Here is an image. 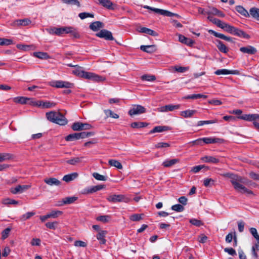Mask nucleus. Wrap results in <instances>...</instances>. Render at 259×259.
<instances>
[{
  "label": "nucleus",
  "instance_id": "9b49d317",
  "mask_svg": "<svg viewBox=\"0 0 259 259\" xmlns=\"http://www.w3.org/2000/svg\"><path fill=\"white\" fill-rule=\"evenodd\" d=\"M72 73L76 76L87 79L89 77V72H86L82 69V68L79 66H77L75 69L72 71Z\"/></svg>",
  "mask_w": 259,
  "mask_h": 259
},
{
  "label": "nucleus",
  "instance_id": "0e129e2a",
  "mask_svg": "<svg viewBox=\"0 0 259 259\" xmlns=\"http://www.w3.org/2000/svg\"><path fill=\"white\" fill-rule=\"evenodd\" d=\"M142 214H134L130 216V220L132 221H139L142 219Z\"/></svg>",
  "mask_w": 259,
  "mask_h": 259
},
{
  "label": "nucleus",
  "instance_id": "473e14b6",
  "mask_svg": "<svg viewBox=\"0 0 259 259\" xmlns=\"http://www.w3.org/2000/svg\"><path fill=\"white\" fill-rule=\"evenodd\" d=\"M56 104L54 102H51L50 101H40L39 106L43 108H50L55 107Z\"/></svg>",
  "mask_w": 259,
  "mask_h": 259
},
{
  "label": "nucleus",
  "instance_id": "69168bd1",
  "mask_svg": "<svg viewBox=\"0 0 259 259\" xmlns=\"http://www.w3.org/2000/svg\"><path fill=\"white\" fill-rule=\"evenodd\" d=\"M169 146H170V145L168 143L159 142V143H157L155 145V147L156 148H163L169 147Z\"/></svg>",
  "mask_w": 259,
  "mask_h": 259
},
{
  "label": "nucleus",
  "instance_id": "b1692460",
  "mask_svg": "<svg viewBox=\"0 0 259 259\" xmlns=\"http://www.w3.org/2000/svg\"><path fill=\"white\" fill-rule=\"evenodd\" d=\"M44 182L50 186H59L61 184L60 181L55 178H46Z\"/></svg>",
  "mask_w": 259,
  "mask_h": 259
},
{
  "label": "nucleus",
  "instance_id": "864d4df0",
  "mask_svg": "<svg viewBox=\"0 0 259 259\" xmlns=\"http://www.w3.org/2000/svg\"><path fill=\"white\" fill-rule=\"evenodd\" d=\"M35 213L34 212H28L20 217V220L21 221H25V220L29 219L31 217L33 216Z\"/></svg>",
  "mask_w": 259,
  "mask_h": 259
},
{
  "label": "nucleus",
  "instance_id": "a18cd8bd",
  "mask_svg": "<svg viewBox=\"0 0 259 259\" xmlns=\"http://www.w3.org/2000/svg\"><path fill=\"white\" fill-rule=\"evenodd\" d=\"M27 100H28V98L24 97H19L15 98L14 99V101L17 103L24 104L27 103Z\"/></svg>",
  "mask_w": 259,
  "mask_h": 259
},
{
  "label": "nucleus",
  "instance_id": "9d476101",
  "mask_svg": "<svg viewBox=\"0 0 259 259\" xmlns=\"http://www.w3.org/2000/svg\"><path fill=\"white\" fill-rule=\"evenodd\" d=\"M30 187V186L24 185H19L16 187H12L10 189V192L14 194H17L18 193H22L25 191L28 190Z\"/></svg>",
  "mask_w": 259,
  "mask_h": 259
},
{
  "label": "nucleus",
  "instance_id": "f3484780",
  "mask_svg": "<svg viewBox=\"0 0 259 259\" xmlns=\"http://www.w3.org/2000/svg\"><path fill=\"white\" fill-rule=\"evenodd\" d=\"M104 26V24L100 21H95L92 23L89 28L94 31H98L101 28H103Z\"/></svg>",
  "mask_w": 259,
  "mask_h": 259
},
{
  "label": "nucleus",
  "instance_id": "dca6fc26",
  "mask_svg": "<svg viewBox=\"0 0 259 259\" xmlns=\"http://www.w3.org/2000/svg\"><path fill=\"white\" fill-rule=\"evenodd\" d=\"M107 234V232L106 231L102 230L98 232L97 234V239L100 241V243L101 244H105L106 243V240L105 239V236Z\"/></svg>",
  "mask_w": 259,
  "mask_h": 259
},
{
  "label": "nucleus",
  "instance_id": "cd10ccee",
  "mask_svg": "<svg viewBox=\"0 0 259 259\" xmlns=\"http://www.w3.org/2000/svg\"><path fill=\"white\" fill-rule=\"evenodd\" d=\"M99 3L98 4L102 6L103 7L109 9V10H113V3L110 0H98Z\"/></svg>",
  "mask_w": 259,
  "mask_h": 259
},
{
  "label": "nucleus",
  "instance_id": "7ed1b4c3",
  "mask_svg": "<svg viewBox=\"0 0 259 259\" xmlns=\"http://www.w3.org/2000/svg\"><path fill=\"white\" fill-rule=\"evenodd\" d=\"M50 85L57 88L70 89L73 87V84L68 81L57 80L52 81L50 82Z\"/></svg>",
  "mask_w": 259,
  "mask_h": 259
},
{
  "label": "nucleus",
  "instance_id": "f257e3e1",
  "mask_svg": "<svg viewBox=\"0 0 259 259\" xmlns=\"http://www.w3.org/2000/svg\"><path fill=\"white\" fill-rule=\"evenodd\" d=\"M226 176L230 179V182L234 190L241 194H253V192L246 188L248 187H255L256 184L245 177L233 174H227Z\"/></svg>",
  "mask_w": 259,
  "mask_h": 259
},
{
  "label": "nucleus",
  "instance_id": "4be33fe9",
  "mask_svg": "<svg viewBox=\"0 0 259 259\" xmlns=\"http://www.w3.org/2000/svg\"><path fill=\"white\" fill-rule=\"evenodd\" d=\"M67 34H70L74 38H79L80 36L77 29L72 26H68Z\"/></svg>",
  "mask_w": 259,
  "mask_h": 259
},
{
  "label": "nucleus",
  "instance_id": "7c9ffc66",
  "mask_svg": "<svg viewBox=\"0 0 259 259\" xmlns=\"http://www.w3.org/2000/svg\"><path fill=\"white\" fill-rule=\"evenodd\" d=\"M250 16L257 21H259V9L253 7L249 10Z\"/></svg>",
  "mask_w": 259,
  "mask_h": 259
},
{
  "label": "nucleus",
  "instance_id": "3c124183",
  "mask_svg": "<svg viewBox=\"0 0 259 259\" xmlns=\"http://www.w3.org/2000/svg\"><path fill=\"white\" fill-rule=\"evenodd\" d=\"M33 55L35 57L39 59H48L49 58L48 54L44 52H34Z\"/></svg>",
  "mask_w": 259,
  "mask_h": 259
},
{
  "label": "nucleus",
  "instance_id": "de8ad7c7",
  "mask_svg": "<svg viewBox=\"0 0 259 259\" xmlns=\"http://www.w3.org/2000/svg\"><path fill=\"white\" fill-rule=\"evenodd\" d=\"M63 213L62 211L60 210H52L48 214L49 218H57L58 216L61 215Z\"/></svg>",
  "mask_w": 259,
  "mask_h": 259
},
{
  "label": "nucleus",
  "instance_id": "c85d7f7f",
  "mask_svg": "<svg viewBox=\"0 0 259 259\" xmlns=\"http://www.w3.org/2000/svg\"><path fill=\"white\" fill-rule=\"evenodd\" d=\"M88 79H91L95 81H102L105 79V78L101 76L98 75L94 73L89 72Z\"/></svg>",
  "mask_w": 259,
  "mask_h": 259
},
{
  "label": "nucleus",
  "instance_id": "2f4dec72",
  "mask_svg": "<svg viewBox=\"0 0 259 259\" xmlns=\"http://www.w3.org/2000/svg\"><path fill=\"white\" fill-rule=\"evenodd\" d=\"M179 40L180 42L186 44L189 46H192L194 43L192 39L186 37L185 36L181 34L179 35Z\"/></svg>",
  "mask_w": 259,
  "mask_h": 259
},
{
  "label": "nucleus",
  "instance_id": "37998d69",
  "mask_svg": "<svg viewBox=\"0 0 259 259\" xmlns=\"http://www.w3.org/2000/svg\"><path fill=\"white\" fill-rule=\"evenodd\" d=\"M108 162L111 166H114L118 169H121L123 167L121 163L116 160L110 159Z\"/></svg>",
  "mask_w": 259,
  "mask_h": 259
},
{
  "label": "nucleus",
  "instance_id": "6e6d98bb",
  "mask_svg": "<svg viewBox=\"0 0 259 259\" xmlns=\"http://www.w3.org/2000/svg\"><path fill=\"white\" fill-rule=\"evenodd\" d=\"M171 208L172 210L177 212H182L184 210V206L179 204L172 205Z\"/></svg>",
  "mask_w": 259,
  "mask_h": 259
},
{
  "label": "nucleus",
  "instance_id": "8fccbe9b",
  "mask_svg": "<svg viewBox=\"0 0 259 259\" xmlns=\"http://www.w3.org/2000/svg\"><path fill=\"white\" fill-rule=\"evenodd\" d=\"M62 2L67 5H76L78 7H80V4L78 0H62Z\"/></svg>",
  "mask_w": 259,
  "mask_h": 259
},
{
  "label": "nucleus",
  "instance_id": "2eb2a0df",
  "mask_svg": "<svg viewBox=\"0 0 259 259\" xmlns=\"http://www.w3.org/2000/svg\"><path fill=\"white\" fill-rule=\"evenodd\" d=\"M77 199V197L75 196L66 197L62 199L60 201V203L59 204L60 206H62L65 204H69L74 203Z\"/></svg>",
  "mask_w": 259,
  "mask_h": 259
},
{
  "label": "nucleus",
  "instance_id": "338daca9",
  "mask_svg": "<svg viewBox=\"0 0 259 259\" xmlns=\"http://www.w3.org/2000/svg\"><path fill=\"white\" fill-rule=\"evenodd\" d=\"M207 237L204 234H202L198 237L197 240L199 243H205L207 240Z\"/></svg>",
  "mask_w": 259,
  "mask_h": 259
},
{
  "label": "nucleus",
  "instance_id": "79ce46f5",
  "mask_svg": "<svg viewBox=\"0 0 259 259\" xmlns=\"http://www.w3.org/2000/svg\"><path fill=\"white\" fill-rule=\"evenodd\" d=\"M148 123L144 122H134L131 123V126L134 128L144 127L148 125Z\"/></svg>",
  "mask_w": 259,
  "mask_h": 259
},
{
  "label": "nucleus",
  "instance_id": "49530a36",
  "mask_svg": "<svg viewBox=\"0 0 259 259\" xmlns=\"http://www.w3.org/2000/svg\"><path fill=\"white\" fill-rule=\"evenodd\" d=\"M203 185L206 187H210L214 185V180L211 178H206L203 180Z\"/></svg>",
  "mask_w": 259,
  "mask_h": 259
},
{
  "label": "nucleus",
  "instance_id": "6e6552de",
  "mask_svg": "<svg viewBox=\"0 0 259 259\" xmlns=\"http://www.w3.org/2000/svg\"><path fill=\"white\" fill-rule=\"evenodd\" d=\"M181 105L179 104L178 105H171L168 104L165 106H161L158 108H157V110L159 112H166L168 111H172L175 110H177L180 108Z\"/></svg>",
  "mask_w": 259,
  "mask_h": 259
},
{
  "label": "nucleus",
  "instance_id": "603ef678",
  "mask_svg": "<svg viewBox=\"0 0 259 259\" xmlns=\"http://www.w3.org/2000/svg\"><path fill=\"white\" fill-rule=\"evenodd\" d=\"M13 44V40L5 38H0L1 46H9Z\"/></svg>",
  "mask_w": 259,
  "mask_h": 259
},
{
  "label": "nucleus",
  "instance_id": "39448f33",
  "mask_svg": "<svg viewBox=\"0 0 259 259\" xmlns=\"http://www.w3.org/2000/svg\"><path fill=\"white\" fill-rule=\"evenodd\" d=\"M96 35L100 38H104L107 40H114L111 32L106 29H102L100 32L97 33Z\"/></svg>",
  "mask_w": 259,
  "mask_h": 259
},
{
  "label": "nucleus",
  "instance_id": "c756f323",
  "mask_svg": "<svg viewBox=\"0 0 259 259\" xmlns=\"http://www.w3.org/2000/svg\"><path fill=\"white\" fill-rule=\"evenodd\" d=\"M235 9L238 13L245 17H249L250 16L249 13L241 6H236Z\"/></svg>",
  "mask_w": 259,
  "mask_h": 259
},
{
  "label": "nucleus",
  "instance_id": "c9c22d12",
  "mask_svg": "<svg viewBox=\"0 0 259 259\" xmlns=\"http://www.w3.org/2000/svg\"><path fill=\"white\" fill-rule=\"evenodd\" d=\"M78 176V174L76 172H73L71 174L65 175L62 180L66 182H69L75 179Z\"/></svg>",
  "mask_w": 259,
  "mask_h": 259
},
{
  "label": "nucleus",
  "instance_id": "f03ea898",
  "mask_svg": "<svg viewBox=\"0 0 259 259\" xmlns=\"http://www.w3.org/2000/svg\"><path fill=\"white\" fill-rule=\"evenodd\" d=\"M46 116L47 119L50 121L60 125H64L68 122L67 119L59 112L52 111L47 112Z\"/></svg>",
  "mask_w": 259,
  "mask_h": 259
},
{
  "label": "nucleus",
  "instance_id": "a19ab883",
  "mask_svg": "<svg viewBox=\"0 0 259 259\" xmlns=\"http://www.w3.org/2000/svg\"><path fill=\"white\" fill-rule=\"evenodd\" d=\"M78 139H80L78 133L69 134L65 138V140L67 141H73Z\"/></svg>",
  "mask_w": 259,
  "mask_h": 259
},
{
  "label": "nucleus",
  "instance_id": "72a5a7b5",
  "mask_svg": "<svg viewBox=\"0 0 259 259\" xmlns=\"http://www.w3.org/2000/svg\"><path fill=\"white\" fill-rule=\"evenodd\" d=\"M217 47L218 49L219 50V51L220 52L225 53V54L227 53L229 51V49L223 43V42L220 40H217Z\"/></svg>",
  "mask_w": 259,
  "mask_h": 259
},
{
  "label": "nucleus",
  "instance_id": "09e8293b",
  "mask_svg": "<svg viewBox=\"0 0 259 259\" xmlns=\"http://www.w3.org/2000/svg\"><path fill=\"white\" fill-rule=\"evenodd\" d=\"M104 113L106 114L107 117H111L115 119H117L119 118L118 115L114 113L111 110H105Z\"/></svg>",
  "mask_w": 259,
  "mask_h": 259
},
{
  "label": "nucleus",
  "instance_id": "f704fd0d",
  "mask_svg": "<svg viewBox=\"0 0 259 259\" xmlns=\"http://www.w3.org/2000/svg\"><path fill=\"white\" fill-rule=\"evenodd\" d=\"M201 159L205 162L217 163L219 162V159L211 156H206L201 158Z\"/></svg>",
  "mask_w": 259,
  "mask_h": 259
},
{
  "label": "nucleus",
  "instance_id": "e433bc0d",
  "mask_svg": "<svg viewBox=\"0 0 259 259\" xmlns=\"http://www.w3.org/2000/svg\"><path fill=\"white\" fill-rule=\"evenodd\" d=\"M238 118L246 121H252L255 120V114H244L238 117Z\"/></svg>",
  "mask_w": 259,
  "mask_h": 259
},
{
  "label": "nucleus",
  "instance_id": "bf43d9fd",
  "mask_svg": "<svg viewBox=\"0 0 259 259\" xmlns=\"http://www.w3.org/2000/svg\"><path fill=\"white\" fill-rule=\"evenodd\" d=\"M93 177L97 180L105 181L107 180L106 177L101 175L98 172L93 174Z\"/></svg>",
  "mask_w": 259,
  "mask_h": 259
},
{
  "label": "nucleus",
  "instance_id": "774afa93",
  "mask_svg": "<svg viewBox=\"0 0 259 259\" xmlns=\"http://www.w3.org/2000/svg\"><path fill=\"white\" fill-rule=\"evenodd\" d=\"M250 233L252 234V235L256 239L259 240V235L257 232V230L254 228H251L249 229Z\"/></svg>",
  "mask_w": 259,
  "mask_h": 259
},
{
  "label": "nucleus",
  "instance_id": "a878e982",
  "mask_svg": "<svg viewBox=\"0 0 259 259\" xmlns=\"http://www.w3.org/2000/svg\"><path fill=\"white\" fill-rule=\"evenodd\" d=\"M236 70H230L226 69H222L217 70L214 72V74L217 75L234 74L236 73Z\"/></svg>",
  "mask_w": 259,
  "mask_h": 259
},
{
  "label": "nucleus",
  "instance_id": "a211bd4d",
  "mask_svg": "<svg viewBox=\"0 0 259 259\" xmlns=\"http://www.w3.org/2000/svg\"><path fill=\"white\" fill-rule=\"evenodd\" d=\"M203 142H204V144H213V143H222L223 141V140L218 138L206 137V138H203Z\"/></svg>",
  "mask_w": 259,
  "mask_h": 259
},
{
  "label": "nucleus",
  "instance_id": "052dcab7",
  "mask_svg": "<svg viewBox=\"0 0 259 259\" xmlns=\"http://www.w3.org/2000/svg\"><path fill=\"white\" fill-rule=\"evenodd\" d=\"M27 104H29L30 105L34 106L39 107V104L40 101H36L33 98H28V100H27Z\"/></svg>",
  "mask_w": 259,
  "mask_h": 259
},
{
  "label": "nucleus",
  "instance_id": "ea45409f",
  "mask_svg": "<svg viewBox=\"0 0 259 259\" xmlns=\"http://www.w3.org/2000/svg\"><path fill=\"white\" fill-rule=\"evenodd\" d=\"M194 114V110H187L180 112V115L185 118L191 117Z\"/></svg>",
  "mask_w": 259,
  "mask_h": 259
},
{
  "label": "nucleus",
  "instance_id": "aec40b11",
  "mask_svg": "<svg viewBox=\"0 0 259 259\" xmlns=\"http://www.w3.org/2000/svg\"><path fill=\"white\" fill-rule=\"evenodd\" d=\"M232 34H234L235 35H236L237 36L245 38H250V36L246 34L244 31L243 30L239 29L236 27L234 28V29L233 31Z\"/></svg>",
  "mask_w": 259,
  "mask_h": 259
},
{
  "label": "nucleus",
  "instance_id": "393cba45",
  "mask_svg": "<svg viewBox=\"0 0 259 259\" xmlns=\"http://www.w3.org/2000/svg\"><path fill=\"white\" fill-rule=\"evenodd\" d=\"M139 31L141 33L148 34L153 36H157L158 35L156 31L146 27L140 28Z\"/></svg>",
  "mask_w": 259,
  "mask_h": 259
},
{
  "label": "nucleus",
  "instance_id": "6ab92c4d",
  "mask_svg": "<svg viewBox=\"0 0 259 259\" xmlns=\"http://www.w3.org/2000/svg\"><path fill=\"white\" fill-rule=\"evenodd\" d=\"M31 23V20L28 18H25L23 19H18L14 22V25L15 26H27Z\"/></svg>",
  "mask_w": 259,
  "mask_h": 259
},
{
  "label": "nucleus",
  "instance_id": "58836bf2",
  "mask_svg": "<svg viewBox=\"0 0 259 259\" xmlns=\"http://www.w3.org/2000/svg\"><path fill=\"white\" fill-rule=\"evenodd\" d=\"M83 157H75L66 161L67 163L70 165H75L77 163H80L82 161Z\"/></svg>",
  "mask_w": 259,
  "mask_h": 259
},
{
  "label": "nucleus",
  "instance_id": "f8f14e48",
  "mask_svg": "<svg viewBox=\"0 0 259 259\" xmlns=\"http://www.w3.org/2000/svg\"><path fill=\"white\" fill-rule=\"evenodd\" d=\"M68 26L62 27L60 28L54 27L50 31V33L61 35L64 33L67 34Z\"/></svg>",
  "mask_w": 259,
  "mask_h": 259
},
{
  "label": "nucleus",
  "instance_id": "412c9836",
  "mask_svg": "<svg viewBox=\"0 0 259 259\" xmlns=\"http://www.w3.org/2000/svg\"><path fill=\"white\" fill-rule=\"evenodd\" d=\"M170 130L171 128L168 126H157L151 130L149 132V134H151L155 133H160Z\"/></svg>",
  "mask_w": 259,
  "mask_h": 259
},
{
  "label": "nucleus",
  "instance_id": "ddd939ff",
  "mask_svg": "<svg viewBox=\"0 0 259 259\" xmlns=\"http://www.w3.org/2000/svg\"><path fill=\"white\" fill-rule=\"evenodd\" d=\"M125 197L123 195H111L107 198L109 202L113 203L125 201Z\"/></svg>",
  "mask_w": 259,
  "mask_h": 259
},
{
  "label": "nucleus",
  "instance_id": "423d86ee",
  "mask_svg": "<svg viewBox=\"0 0 259 259\" xmlns=\"http://www.w3.org/2000/svg\"><path fill=\"white\" fill-rule=\"evenodd\" d=\"M146 112V109L144 107L140 105H134L132 108L128 111V114L131 116L135 115L141 114Z\"/></svg>",
  "mask_w": 259,
  "mask_h": 259
},
{
  "label": "nucleus",
  "instance_id": "c03bdc74",
  "mask_svg": "<svg viewBox=\"0 0 259 259\" xmlns=\"http://www.w3.org/2000/svg\"><path fill=\"white\" fill-rule=\"evenodd\" d=\"M12 158L11 154L8 153H0V162L9 160Z\"/></svg>",
  "mask_w": 259,
  "mask_h": 259
},
{
  "label": "nucleus",
  "instance_id": "5fc2aeb1",
  "mask_svg": "<svg viewBox=\"0 0 259 259\" xmlns=\"http://www.w3.org/2000/svg\"><path fill=\"white\" fill-rule=\"evenodd\" d=\"M141 79L143 80L152 81L156 79V77L154 75L145 74L141 76Z\"/></svg>",
  "mask_w": 259,
  "mask_h": 259
},
{
  "label": "nucleus",
  "instance_id": "bb28decb",
  "mask_svg": "<svg viewBox=\"0 0 259 259\" xmlns=\"http://www.w3.org/2000/svg\"><path fill=\"white\" fill-rule=\"evenodd\" d=\"M179 161V159L175 158V159H166L164 160L163 162L162 165L165 167H169L174 165L176 164L177 163H178Z\"/></svg>",
  "mask_w": 259,
  "mask_h": 259
},
{
  "label": "nucleus",
  "instance_id": "1a4fd4ad",
  "mask_svg": "<svg viewBox=\"0 0 259 259\" xmlns=\"http://www.w3.org/2000/svg\"><path fill=\"white\" fill-rule=\"evenodd\" d=\"M239 50L241 53L247 54L248 55H254L257 52L256 49L254 47L250 45L241 47L239 49Z\"/></svg>",
  "mask_w": 259,
  "mask_h": 259
},
{
  "label": "nucleus",
  "instance_id": "0eeeda50",
  "mask_svg": "<svg viewBox=\"0 0 259 259\" xmlns=\"http://www.w3.org/2000/svg\"><path fill=\"white\" fill-rule=\"evenodd\" d=\"M105 186L103 185H99L97 186H92L91 187H88L83 189L81 193L83 194H92L102 189Z\"/></svg>",
  "mask_w": 259,
  "mask_h": 259
},
{
  "label": "nucleus",
  "instance_id": "5701e85b",
  "mask_svg": "<svg viewBox=\"0 0 259 259\" xmlns=\"http://www.w3.org/2000/svg\"><path fill=\"white\" fill-rule=\"evenodd\" d=\"M140 49L145 52L148 53H152L154 52L156 50V46L155 45H149V46H144L142 45L140 47Z\"/></svg>",
  "mask_w": 259,
  "mask_h": 259
},
{
  "label": "nucleus",
  "instance_id": "4468645a",
  "mask_svg": "<svg viewBox=\"0 0 259 259\" xmlns=\"http://www.w3.org/2000/svg\"><path fill=\"white\" fill-rule=\"evenodd\" d=\"M208 32L209 33L217 37L221 38L228 41L233 42V39L232 37L226 36L223 34L217 32L213 30H209Z\"/></svg>",
  "mask_w": 259,
  "mask_h": 259
},
{
  "label": "nucleus",
  "instance_id": "4c0bfd02",
  "mask_svg": "<svg viewBox=\"0 0 259 259\" xmlns=\"http://www.w3.org/2000/svg\"><path fill=\"white\" fill-rule=\"evenodd\" d=\"M153 11L156 13L159 14L161 15L167 16V17H172V15H174L173 13L169 12L167 10H164L162 9H156L153 10Z\"/></svg>",
  "mask_w": 259,
  "mask_h": 259
},
{
  "label": "nucleus",
  "instance_id": "e2e57ef3",
  "mask_svg": "<svg viewBox=\"0 0 259 259\" xmlns=\"http://www.w3.org/2000/svg\"><path fill=\"white\" fill-rule=\"evenodd\" d=\"M58 223L57 222H48L46 224V226L53 230H55L57 228V226L58 225Z\"/></svg>",
  "mask_w": 259,
  "mask_h": 259
},
{
  "label": "nucleus",
  "instance_id": "20e7f679",
  "mask_svg": "<svg viewBox=\"0 0 259 259\" xmlns=\"http://www.w3.org/2000/svg\"><path fill=\"white\" fill-rule=\"evenodd\" d=\"M71 128L74 131H80L82 130H90L92 128V126L90 124L87 123L75 122L72 124Z\"/></svg>",
  "mask_w": 259,
  "mask_h": 259
},
{
  "label": "nucleus",
  "instance_id": "13d9d810",
  "mask_svg": "<svg viewBox=\"0 0 259 259\" xmlns=\"http://www.w3.org/2000/svg\"><path fill=\"white\" fill-rule=\"evenodd\" d=\"M210 13L213 15H217L221 17H224L225 15L222 12L218 10L217 8H213L210 12Z\"/></svg>",
  "mask_w": 259,
  "mask_h": 259
},
{
  "label": "nucleus",
  "instance_id": "4d7b16f0",
  "mask_svg": "<svg viewBox=\"0 0 259 259\" xmlns=\"http://www.w3.org/2000/svg\"><path fill=\"white\" fill-rule=\"evenodd\" d=\"M78 16L81 19H84L88 17L94 18V15L92 13L82 12L79 13Z\"/></svg>",
  "mask_w": 259,
  "mask_h": 259
},
{
  "label": "nucleus",
  "instance_id": "680f3d73",
  "mask_svg": "<svg viewBox=\"0 0 259 259\" xmlns=\"http://www.w3.org/2000/svg\"><path fill=\"white\" fill-rule=\"evenodd\" d=\"M80 139H83L87 137L92 136L94 135L93 132H81L78 133Z\"/></svg>",
  "mask_w": 259,
  "mask_h": 259
}]
</instances>
